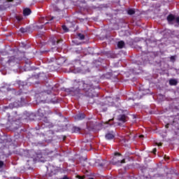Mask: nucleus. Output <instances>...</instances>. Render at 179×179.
<instances>
[{
    "mask_svg": "<svg viewBox=\"0 0 179 179\" xmlns=\"http://www.w3.org/2000/svg\"><path fill=\"white\" fill-rule=\"evenodd\" d=\"M117 156H121V154H120L118 152L115 153V157H113V159L112 160L113 164H115V166H121V164L125 163V159L117 161Z\"/></svg>",
    "mask_w": 179,
    "mask_h": 179,
    "instance_id": "1",
    "label": "nucleus"
},
{
    "mask_svg": "<svg viewBox=\"0 0 179 179\" xmlns=\"http://www.w3.org/2000/svg\"><path fill=\"white\" fill-rule=\"evenodd\" d=\"M167 20L169 23H171V22H176L178 23V24H179V17H174V15H169L167 17Z\"/></svg>",
    "mask_w": 179,
    "mask_h": 179,
    "instance_id": "2",
    "label": "nucleus"
},
{
    "mask_svg": "<svg viewBox=\"0 0 179 179\" xmlns=\"http://www.w3.org/2000/svg\"><path fill=\"white\" fill-rule=\"evenodd\" d=\"M117 120L120 122H127V117L125 116V115H120L118 116Z\"/></svg>",
    "mask_w": 179,
    "mask_h": 179,
    "instance_id": "3",
    "label": "nucleus"
},
{
    "mask_svg": "<svg viewBox=\"0 0 179 179\" xmlns=\"http://www.w3.org/2000/svg\"><path fill=\"white\" fill-rule=\"evenodd\" d=\"M85 118V114L83 113H79L75 116V120H81Z\"/></svg>",
    "mask_w": 179,
    "mask_h": 179,
    "instance_id": "4",
    "label": "nucleus"
},
{
    "mask_svg": "<svg viewBox=\"0 0 179 179\" xmlns=\"http://www.w3.org/2000/svg\"><path fill=\"white\" fill-rule=\"evenodd\" d=\"M30 13H31V10H30L29 8L24 9V10H23L24 16H29V15H30Z\"/></svg>",
    "mask_w": 179,
    "mask_h": 179,
    "instance_id": "5",
    "label": "nucleus"
},
{
    "mask_svg": "<svg viewBox=\"0 0 179 179\" xmlns=\"http://www.w3.org/2000/svg\"><path fill=\"white\" fill-rule=\"evenodd\" d=\"M115 135L113 133H108L106 135V139H113Z\"/></svg>",
    "mask_w": 179,
    "mask_h": 179,
    "instance_id": "6",
    "label": "nucleus"
},
{
    "mask_svg": "<svg viewBox=\"0 0 179 179\" xmlns=\"http://www.w3.org/2000/svg\"><path fill=\"white\" fill-rule=\"evenodd\" d=\"M124 45H125V43L122 41H119L118 43H117V47L119 48H122L124 47Z\"/></svg>",
    "mask_w": 179,
    "mask_h": 179,
    "instance_id": "7",
    "label": "nucleus"
},
{
    "mask_svg": "<svg viewBox=\"0 0 179 179\" xmlns=\"http://www.w3.org/2000/svg\"><path fill=\"white\" fill-rule=\"evenodd\" d=\"M169 84L171 85H177V80L171 79L169 80Z\"/></svg>",
    "mask_w": 179,
    "mask_h": 179,
    "instance_id": "8",
    "label": "nucleus"
},
{
    "mask_svg": "<svg viewBox=\"0 0 179 179\" xmlns=\"http://www.w3.org/2000/svg\"><path fill=\"white\" fill-rule=\"evenodd\" d=\"M127 13H128L129 15H134V14L135 13V10H134V9H129V10H128V11H127Z\"/></svg>",
    "mask_w": 179,
    "mask_h": 179,
    "instance_id": "9",
    "label": "nucleus"
},
{
    "mask_svg": "<svg viewBox=\"0 0 179 179\" xmlns=\"http://www.w3.org/2000/svg\"><path fill=\"white\" fill-rule=\"evenodd\" d=\"M78 37H79L80 40H85V35H83L82 34H78Z\"/></svg>",
    "mask_w": 179,
    "mask_h": 179,
    "instance_id": "10",
    "label": "nucleus"
},
{
    "mask_svg": "<svg viewBox=\"0 0 179 179\" xmlns=\"http://www.w3.org/2000/svg\"><path fill=\"white\" fill-rule=\"evenodd\" d=\"M73 131H74V132H79L80 131V128L74 127Z\"/></svg>",
    "mask_w": 179,
    "mask_h": 179,
    "instance_id": "11",
    "label": "nucleus"
},
{
    "mask_svg": "<svg viewBox=\"0 0 179 179\" xmlns=\"http://www.w3.org/2000/svg\"><path fill=\"white\" fill-rule=\"evenodd\" d=\"M62 29H63V30H64V31H68V27H66V26L63 25V26H62Z\"/></svg>",
    "mask_w": 179,
    "mask_h": 179,
    "instance_id": "12",
    "label": "nucleus"
},
{
    "mask_svg": "<svg viewBox=\"0 0 179 179\" xmlns=\"http://www.w3.org/2000/svg\"><path fill=\"white\" fill-rule=\"evenodd\" d=\"M171 61L172 62H174V61H176V57L171 56Z\"/></svg>",
    "mask_w": 179,
    "mask_h": 179,
    "instance_id": "13",
    "label": "nucleus"
},
{
    "mask_svg": "<svg viewBox=\"0 0 179 179\" xmlns=\"http://www.w3.org/2000/svg\"><path fill=\"white\" fill-rule=\"evenodd\" d=\"M20 31H21L22 33H26V29H25L24 28H21V29H20Z\"/></svg>",
    "mask_w": 179,
    "mask_h": 179,
    "instance_id": "14",
    "label": "nucleus"
},
{
    "mask_svg": "<svg viewBox=\"0 0 179 179\" xmlns=\"http://www.w3.org/2000/svg\"><path fill=\"white\" fill-rule=\"evenodd\" d=\"M56 171H51L50 176H55Z\"/></svg>",
    "mask_w": 179,
    "mask_h": 179,
    "instance_id": "15",
    "label": "nucleus"
},
{
    "mask_svg": "<svg viewBox=\"0 0 179 179\" xmlns=\"http://www.w3.org/2000/svg\"><path fill=\"white\" fill-rule=\"evenodd\" d=\"M77 177H78V178H79V179H85V176H78Z\"/></svg>",
    "mask_w": 179,
    "mask_h": 179,
    "instance_id": "16",
    "label": "nucleus"
},
{
    "mask_svg": "<svg viewBox=\"0 0 179 179\" xmlns=\"http://www.w3.org/2000/svg\"><path fill=\"white\" fill-rule=\"evenodd\" d=\"M3 166V162L0 161V168Z\"/></svg>",
    "mask_w": 179,
    "mask_h": 179,
    "instance_id": "17",
    "label": "nucleus"
},
{
    "mask_svg": "<svg viewBox=\"0 0 179 179\" xmlns=\"http://www.w3.org/2000/svg\"><path fill=\"white\" fill-rule=\"evenodd\" d=\"M156 152H157V150H156V148H155V149L153 150V153H156Z\"/></svg>",
    "mask_w": 179,
    "mask_h": 179,
    "instance_id": "18",
    "label": "nucleus"
},
{
    "mask_svg": "<svg viewBox=\"0 0 179 179\" xmlns=\"http://www.w3.org/2000/svg\"><path fill=\"white\" fill-rule=\"evenodd\" d=\"M51 170V166L48 167V171H50Z\"/></svg>",
    "mask_w": 179,
    "mask_h": 179,
    "instance_id": "19",
    "label": "nucleus"
},
{
    "mask_svg": "<svg viewBox=\"0 0 179 179\" xmlns=\"http://www.w3.org/2000/svg\"><path fill=\"white\" fill-rule=\"evenodd\" d=\"M105 125H108V122H106V123H104Z\"/></svg>",
    "mask_w": 179,
    "mask_h": 179,
    "instance_id": "20",
    "label": "nucleus"
},
{
    "mask_svg": "<svg viewBox=\"0 0 179 179\" xmlns=\"http://www.w3.org/2000/svg\"><path fill=\"white\" fill-rule=\"evenodd\" d=\"M139 138H143V135H141Z\"/></svg>",
    "mask_w": 179,
    "mask_h": 179,
    "instance_id": "21",
    "label": "nucleus"
},
{
    "mask_svg": "<svg viewBox=\"0 0 179 179\" xmlns=\"http://www.w3.org/2000/svg\"><path fill=\"white\" fill-rule=\"evenodd\" d=\"M166 128H169V124H166Z\"/></svg>",
    "mask_w": 179,
    "mask_h": 179,
    "instance_id": "22",
    "label": "nucleus"
},
{
    "mask_svg": "<svg viewBox=\"0 0 179 179\" xmlns=\"http://www.w3.org/2000/svg\"><path fill=\"white\" fill-rule=\"evenodd\" d=\"M158 146H162V143L158 144Z\"/></svg>",
    "mask_w": 179,
    "mask_h": 179,
    "instance_id": "23",
    "label": "nucleus"
},
{
    "mask_svg": "<svg viewBox=\"0 0 179 179\" xmlns=\"http://www.w3.org/2000/svg\"><path fill=\"white\" fill-rule=\"evenodd\" d=\"M8 62H12V59H10V60L8 61Z\"/></svg>",
    "mask_w": 179,
    "mask_h": 179,
    "instance_id": "24",
    "label": "nucleus"
},
{
    "mask_svg": "<svg viewBox=\"0 0 179 179\" xmlns=\"http://www.w3.org/2000/svg\"><path fill=\"white\" fill-rule=\"evenodd\" d=\"M54 20V17H52L51 20Z\"/></svg>",
    "mask_w": 179,
    "mask_h": 179,
    "instance_id": "25",
    "label": "nucleus"
},
{
    "mask_svg": "<svg viewBox=\"0 0 179 179\" xmlns=\"http://www.w3.org/2000/svg\"><path fill=\"white\" fill-rule=\"evenodd\" d=\"M50 93H51V92H47L48 94H50Z\"/></svg>",
    "mask_w": 179,
    "mask_h": 179,
    "instance_id": "26",
    "label": "nucleus"
},
{
    "mask_svg": "<svg viewBox=\"0 0 179 179\" xmlns=\"http://www.w3.org/2000/svg\"><path fill=\"white\" fill-rule=\"evenodd\" d=\"M41 110H38V113H39V114H40V112H41Z\"/></svg>",
    "mask_w": 179,
    "mask_h": 179,
    "instance_id": "27",
    "label": "nucleus"
},
{
    "mask_svg": "<svg viewBox=\"0 0 179 179\" xmlns=\"http://www.w3.org/2000/svg\"><path fill=\"white\" fill-rule=\"evenodd\" d=\"M13 0H9V2H12Z\"/></svg>",
    "mask_w": 179,
    "mask_h": 179,
    "instance_id": "28",
    "label": "nucleus"
},
{
    "mask_svg": "<svg viewBox=\"0 0 179 179\" xmlns=\"http://www.w3.org/2000/svg\"><path fill=\"white\" fill-rule=\"evenodd\" d=\"M11 58H12L13 59H15V57H11Z\"/></svg>",
    "mask_w": 179,
    "mask_h": 179,
    "instance_id": "29",
    "label": "nucleus"
},
{
    "mask_svg": "<svg viewBox=\"0 0 179 179\" xmlns=\"http://www.w3.org/2000/svg\"><path fill=\"white\" fill-rule=\"evenodd\" d=\"M90 179H93V178H90Z\"/></svg>",
    "mask_w": 179,
    "mask_h": 179,
    "instance_id": "30",
    "label": "nucleus"
},
{
    "mask_svg": "<svg viewBox=\"0 0 179 179\" xmlns=\"http://www.w3.org/2000/svg\"><path fill=\"white\" fill-rule=\"evenodd\" d=\"M118 125H120V123H118Z\"/></svg>",
    "mask_w": 179,
    "mask_h": 179,
    "instance_id": "31",
    "label": "nucleus"
}]
</instances>
